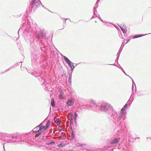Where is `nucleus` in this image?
<instances>
[{
	"label": "nucleus",
	"instance_id": "f257e3e1",
	"mask_svg": "<svg viewBox=\"0 0 151 151\" xmlns=\"http://www.w3.org/2000/svg\"><path fill=\"white\" fill-rule=\"evenodd\" d=\"M32 21L31 19H28L27 16H24L22 18V27L18 31V39L19 37V33L22 31L23 34L22 36L25 39L27 37L31 36V35L35 32L36 26L33 24V26H31V22Z\"/></svg>",
	"mask_w": 151,
	"mask_h": 151
},
{
	"label": "nucleus",
	"instance_id": "f03ea898",
	"mask_svg": "<svg viewBox=\"0 0 151 151\" xmlns=\"http://www.w3.org/2000/svg\"><path fill=\"white\" fill-rule=\"evenodd\" d=\"M31 134H24L21 135L19 133H16L12 134L11 137L12 139L6 142L10 143L18 142H25L30 143V142H38L39 141H37L35 138H33L31 137Z\"/></svg>",
	"mask_w": 151,
	"mask_h": 151
},
{
	"label": "nucleus",
	"instance_id": "7ed1b4c3",
	"mask_svg": "<svg viewBox=\"0 0 151 151\" xmlns=\"http://www.w3.org/2000/svg\"><path fill=\"white\" fill-rule=\"evenodd\" d=\"M100 109L101 111L106 113L108 117L111 118L114 120L116 119L117 112L114 110L110 105L107 104H102L100 106Z\"/></svg>",
	"mask_w": 151,
	"mask_h": 151
},
{
	"label": "nucleus",
	"instance_id": "20e7f679",
	"mask_svg": "<svg viewBox=\"0 0 151 151\" xmlns=\"http://www.w3.org/2000/svg\"><path fill=\"white\" fill-rule=\"evenodd\" d=\"M128 104H129V100L127 101V102L122 108L121 109V111L119 113H118V115L116 116V119H114V121L115 122H117L118 124H119V127H120L119 128V130H122V129H124L125 128L124 126H123L124 122V119H123V116L126 113V109L127 108V106Z\"/></svg>",
	"mask_w": 151,
	"mask_h": 151
},
{
	"label": "nucleus",
	"instance_id": "39448f33",
	"mask_svg": "<svg viewBox=\"0 0 151 151\" xmlns=\"http://www.w3.org/2000/svg\"><path fill=\"white\" fill-rule=\"evenodd\" d=\"M41 3V6H43L41 2L40 1V2L37 1L36 0H31L30 2L29 6L27 8L26 12L28 14L34 12L35 11V9L38 7L40 6V3Z\"/></svg>",
	"mask_w": 151,
	"mask_h": 151
},
{
	"label": "nucleus",
	"instance_id": "423d86ee",
	"mask_svg": "<svg viewBox=\"0 0 151 151\" xmlns=\"http://www.w3.org/2000/svg\"><path fill=\"white\" fill-rule=\"evenodd\" d=\"M38 136H36L34 138H36V140L37 141H40L37 142H30V143L32 145H33V143L35 144L36 145H37L39 146V147H41V146L40 145V143H41L42 142V141L45 142V141H48L50 139L48 138L46 136H41L40 137V138H38Z\"/></svg>",
	"mask_w": 151,
	"mask_h": 151
},
{
	"label": "nucleus",
	"instance_id": "0eeeda50",
	"mask_svg": "<svg viewBox=\"0 0 151 151\" xmlns=\"http://www.w3.org/2000/svg\"><path fill=\"white\" fill-rule=\"evenodd\" d=\"M41 125H42V123H40V124L36 127L32 129V132H31L27 134H30V133H31V137L33 138H34V137L36 136H39L41 134V132L40 130H39L38 127H39V126Z\"/></svg>",
	"mask_w": 151,
	"mask_h": 151
},
{
	"label": "nucleus",
	"instance_id": "6e6552de",
	"mask_svg": "<svg viewBox=\"0 0 151 151\" xmlns=\"http://www.w3.org/2000/svg\"><path fill=\"white\" fill-rule=\"evenodd\" d=\"M31 75L38 78V79L41 83H43L45 81V80L41 76L42 72L40 70H38L37 71H35L31 73Z\"/></svg>",
	"mask_w": 151,
	"mask_h": 151
},
{
	"label": "nucleus",
	"instance_id": "1a4fd4ad",
	"mask_svg": "<svg viewBox=\"0 0 151 151\" xmlns=\"http://www.w3.org/2000/svg\"><path fill=\"white\" fill-rule=\"evenodd\" d=\"M37 38L39 39L44 38L46 37V33L43 28H40V30L36 32Z\"/></svg>",
	"mask_w": 151,
	"mask_h": 151
},
{
	"label": "nucleus",
	"instance_id": "9d476101",
	"mask_svg": "<svg viewBox=\"0 0 151 151\" xmlns=\"http://www.w3.org/2000/svg\"><path fill=\"white\" fill-rule=\"evenodd\" d=\"M12 137V134H9L6 133H0V139H1V137H3L6 140L8 141L10 140V139Z\"/></svg>",
	"mask_w": 151,
	"mask_h": 151
},
{
	"label": "nucleus",
	"instance_id": "9b49d317",
	"mask_svg": "<svg viewBox=\"0 0 151 151\" xmlns=\"http://www.w3.org/2000/svg\"><path fill=\"white\" fill-rule=\"evenodd\" d=\"M118 65H119V66H116L118 67V68H119L120 69H121V70H122V72H123L124 74L125 75H126L127 76H129V77H130V78L132 80L133 84H132V95L133 94V95H134V94H133V93H134V92H133V88H134V85H135V91L136 93V91L137 90V89L136 88V84H135V83L134 82V81H133V79L130 76H129L128 75H127L126 74V73L125 72V71H124V69H123L121 67V66L120 65H119V64H118Z\"/></svg>",
	"mask_w": 151,
	"mask_h": 151
},
{
	"label": "nucleus",
	"instance_id": "f8f14e48",
	"mask_svg": "<svg viewBox=\"0 0 151 151\" xmlns=\"http://www.w3.org/2000/svg\"><path fill=\"white\" fill-rule=\"evenodd\" d=\"M64 60L68 64V65L70 66V67H76V66H74L73 65V63L67 57L65 56H63Z\"/></svg>",
	"mask_w": 151,
	"mask_h": 151
},
{
	"label": "nucleus",
	"instance_id": "ddd939ff",
	"mask_svg": "<svg viewBox=\"0 0 151 151\" xmlns=\"http://www.w3.org/2000/svg\"><path fill=\"white\" fill-rule=\"evenodd\" d=\"M74 99L72 97H70L68 99L66 102L67 106L68 107L69 106H71L74 104Z\"/></svg>",
	"mask_w": 151,
	"mask_h": 151
},
{
	"label": "nucleus",
	"instance_id": "4468645a",
	"mask_svg": "<svg viewBox=\"0 0 151 151\" xmlns=\"http://www.w3.org/2000/svg\"><path fill=\"white\" fill-rule=\"evenodd\" d=\"M120 137L114 138L110 140V144L112 145H116L120 141Z\"/></svg>",
	"mask_w": 151,
	"mask_h": 151
},
{
	"label": "nucleus",
	"instance_id": "2eb2a0df",
	"mask_svg": "<svg viewBox=\"0 0 151 151\" xmlns=\"http://www.w3.org/2000/svg\"><path fill=\"white\" fill-rule=\"evenodd\" d=\"M31 58H32L31 60V61L32 62H33L34 59L37 56H38V54H37V51L31 52Z\"/></svg>",
	"mask_w": 151,
	"mask_h": 151
},
{
	"label": "nucleus",
	"instance_id": "dca6fc26",
	"mask_svg": "<svg viewBox=\"0 0 151 151\" xmlns=\"http://www.w3.org/2000/svg\"><path fill=\"white\" fill-rule=\"evenodd\" d=\"M70 115H71V120H73V119L74 120H75V123H76V118L77 117V116H78V114H77V112L75 111L74 112V115L72 113H70Z\"/></svg>",
	"mask_w": 151,
	"mask_h": 151
},
{
	"label": "nucleus",
	"instance_id": "f3484780",
	"mask_svg": "<svg viewBox=\"0 0 151 151\" xmlns=\"http://www.w3.org/2000/svg\"><path fill=\"white\" fill-rule=\"evenodd\" d=\"M118 26L120 27V29H121L124 35H125V34L126 32V25L125 24H123L121 26H119L118 24ZM124 36H126L125 35H124Z\"/></svg>",
	"mask_w": 151,
	"mask_h": 151
},
{
	"label": "nucleus",
	"instance_id": "a211bd4d",
	"mask_svg": "<svg viewBox=\"0 0 151 151\" xmlns=\"http://www.w3.org/2000/svg\"><path fill=\"white\" fill-rule=\"evenodd\" d=\"M30 44H31V46H30L31 47L35 50V48L37 47V42L36 41H34L30 42Z\"/></svg>",
	"mask_w": 151,
	"mask_h": 151
},
{
	"label": "nucleus",
	"instance_id": "6ab92c4d",
	"mask_svg": "<svg viewBox=\"0 0 151 151\" xmlns=\"http://www.w3.org/2000/svg\"><path fill=\"white\" fill-rule=\"evenodd\" d=\"M46 142V144L48 146L52 145H55V142L52 140L50 139Z\"/></svg>",
	"mask_w": 151,
	"mask_h": 151
},
{
	"label": "nucleus",
	"instance_id": "aec40b11",
	"mask_svg": "<svg viewBox=\"0 0 151 151\" xmlns=\"http://www.w3.org/2000/svg\"><path fill=\"white\" fill-rule=\"evenodd\" d=\"M47 128L48 127H47L45 126H43L42 125L39 126V130H40L41 132L47 130Z\"/></svg>",
	"mask_w": 151,
	"mask_h": 151
},
{
	"label": "nucleus",
	"instance_id": "412c9836",
	"mask_svg": "<svg viewBox=\"0 0 151 151\" xmlns=\"http://www.w3.org/2000/svg\"><path fill=\"white\" fill-rule=\"evenodd\" d=\"M66 141L61 142L60 144L58 145V147H60L62 148L66 146V143H65Z\"/></svg>",
	"mask_w": 151,
	"mask_h": 151
},
{
	"label": "nucleus",
	"instance_id": "4be33fe9",
	"mask_svg": "<svg viewBox=\"0 0 151 151\" xmlns=\"http://www.w3.org/2000/svg\"><path fill=\"white\" fill-rule=\"evenodd\" d=\"M59 139H64L66 138L65 134L63 132H62L61 134V135L59 137Z\"/></svg>",
	"mask_w": 151,
	"mask_h": 151
},
{
	"label": "nucleus",
	"instance_id": "5701e85b",
	"mask_svg": "<svg viewBox=\"0 0 151 151\" xmlns=\"http://www.w3.org/2000/svg\"><path fill=\"white\" fill-rule=\"evenodd\" d=\"M146 34H140V35H136L134 36L133 37V39L137 38L138 37H143L144 36L146 35Z\"/></svg>",
	"mask_w": 151,
	"mask_h": 151
},
{
	"label": "nucleus",
	"instance_id": "b1692460",
	"mask_svg": "<svg viewBox=\"0 0 151 151\" xmlns=\"http://www.w3.org/2000/svg\"><path fill=\"white\" fill-rule=\"evenodd\" d=\"M72 73H68L69 74V79H68V83H69V85H70L71 83V77L72 74Z\"/></svg>",
	"mask_w": 151,
	"mask_h": 151
},
{
	"label": "nucleus",
	"instance_id": "393cba45",
	"mask_svg": "<svg viewBox=\"0 0 151 151\" xmlns=\"http://www.w3.org/2000/svg\"><path fill=\"white\" fill-rule=\"evenodd\" d=\"M97 106V104H90V108H91V109H94L96 108Z\"/></svg>",
	"mask_w": 151,
	"mask_h": 151
},
{
	"label": "nucleus",
	"instance_id": "a878e982",
	"mask_svg": "<svg viewBox=\"0 0 151 151\" xmlns=\"http://www.w3.org/2000/svg\"><path fill=\"white\" fill-rule=\"evenodd\" d=\"M51 106L52 107H54L55 106V101L53 99H52L51 100Z\"/></svg>",
	"mask_w": 151,
	"mask_h": 151
},
{
	"label": "nucleus",
	"instance_id": "bb28decb",
	"mask_svg": "<svg viewBox=\"0 0 151 151\" xmlns=\"http://www.w3.org/2000/svg\"><path fill=\"white\" fill-rule=\"evenodd\" d=\"M56 123L58 125H59L60 124V120L59 118H58L56 120Z\"/></svg>",
	"mask_w": 151,
	"mask_h": 151
},
{
	"label": "nucleus",
	"instance_id": "cd10ccee",
	"mask_svg": "<svg viewBox=\"0 0 151 151\" xmlns=\"http://www.w3.org/2000/svg\"><path fill=\"white\" fill-rule=\"evenodd\" d=\"M71 139H74L75 138V134L73 132L71 131Z\"/></svg>",
	"mask_w": 151,
	"mask_h": 151
},
{
	"label": "nucleus",
	"instance_id": "c85d7f7f",
	"mask_svg": "<svg viewBox=\"0 0 151 151\" xmlns=\"http://www.w3.org/2000/svg\"><path fill=\"white\" fill-rule=\"evenodd\" d=\"M50 125V120H48L46 124V127H49Z\"/></svg>",
	"mask_w": 151,
	"mask_h": 151
},
{
	"label": "nucleus",
	"instance_id": "c756f323",
	"mask_svg": "<svg viewBox=\"0 0 151 151\" xmlns=\"http://www.w3.org/2000/svg\"><path fill=\"white\" fill-rule=\"evenodd\" d=\"M104 23H106L105 25H106L107 26L109 27L110 26V25H111V24H112L113 25H114L113 24H112L110 22H105Z\"/></svg>",
	"mask_w": 151,
	"mask_h": 151
},
{
	"label": "nucleus",
	"instance_id": "7c9ffc66",
	"mask_svg": "<svg viewBox=\"0 0 151 151\" xmlns=\"http://www.w3.org/2000/svg\"><path fill=\"white\" fill-rule=\"evenodd\" d=\"M40 48H41V47H46V46L45 45V44H44L42 42H41V43H40Z\"/></svg>",
	"mask_w": 151,
	"mask_h": 151
},
{
	"label": "nucleus",
	"instance_id": "2f4dec72",
	"mask_svg": "<svg viewBox=\"0 0 151 151\" xmlns=\"http://www.w3.org/2000/svg\"><path fill=\"white\" fill-rule=\"evenodd\" d=\"M98 3L97 2L96 3L95 5L93 7V9H94V10H96V8H97L98 7Z\"/></svg>",
	"mask_w": 151,
	"mask_h": 151
},
{
	"label": "nucleus",
	"instance_id": "473e14b6",
	"mask_svg": "<svg viewBox=\"0 0 151 151\" xmlns=\"http://www.w3.org/2000/svg\"><path fill=\"white\" fill-rule=\"evenodd\" d=\"M70 68H71V70H70V72H69V73H72L74 69L75 68V67Z\"/></svg>",
	"mask_w": 151,
	"mask_h": 151
},
{
	"label": "nucleus",
	"instance_id": "72a5a7b5",
	"mask_svg": "<svg viewBox=\"0 0 151 151\" xmlns=\"http://www.w3.org/2000/svg\"><path fill=\"white\" fill-rule=\"evenodd\" d=\"M87 151H94L93 150H87ZM106 151V149H101V150H99V151Z\"/></svg>",
	"mask_w": 151,
	"mask_h": 151
},
{
	"label": "nucleus",
	"instance_id": "f704fd0d",
	"mask_svg": "<svg viewBox=\"0 0 151 151\" xmlns=\"http://www.w3.org/2000/svg\"><path fill=\"white\" fill-rule=\"evenodd\" d=\"M60 19H62L63 20H65V21L67 20H70V19H69V18H64L63 17H60Z\"/></svg>",
	"mask_w": 151,
	"mask_h": 151
},
{
	"label": "nucleus",
	"instance_id": "c9c22d12",
	"mask_svg": "<svg viewBox=\"0 0 151 151\" xmlns=\"http://www.w3.org/2000/svg\"><path fill=\"white\" fill-rule=\"evenodd\" d=\"M12 67H13V66L11 67L10 68H8V69H7L6 70H5V71H4V72H1V74H3V73H5V72H7V71H9V70H10V69L11 68H12Z\"/></svg>",
	"mask_w": 151,
	"mask_h": 151
},
{
	"label": "nucleus",
	"instance_id": "e433bc0d",
	"mask_svg": "<svg viewBox=\"0 0 151 151\" xmlns=\"http://www.w3.org/2000/svg\"><path fill=\"white\" fill-rule=\"evenodd\" d=\"M41 48V50L43 51L44 52H45V51H46V48H45V47H41V48Z\"/></svg>",
	"mask_w": 151,
	"mask_h": 151
},
{
	"label": "nucleus",
	"instance_id": "4c0bfd02",
	"mask_svg": "<svg viewBox=\"0 0 151 151\" xmlns=\"http://www.w3.org/2000/svg\"><path fill=\"white\" fill-rule=\"evenodd\" d=\"M132 37V36H130V37H129V38H128V39H127V42H126V44L128 43L129 42V41H130L131 38Z\"/></svg>",
	"mask_w": 151,
	"mask_h": 151
},
{
	"label": "nucleus",
	"instance_id": "58836bf2",
	"mask_svg": "<svg viewBox=\"0 0 151 151\" xmlns=\"http://www.w3.org/2000/svg\"><path fill=\"white\" fill-rule=\"evenodd\" d=\"M91 104H96V103L93 100L91 101Z\"/></svg>",
	"mask_w": 151,
	"mask_h": 151
},
{
	"label": "nucleus",
	"instance_id": "ea45409f",
	"mask_svg": "<svg viewBox=\"0 0 151 151\" xmlns=\"http://www.w3.org/2000/svg\"><path fill=\"white\" fill-rule=\"evenodd\" d=\"M119 36L121 38L124 39V37H123L122 35V33H120V34H119Z\"/></svg>",
	"mask_w": 151,
	"mask_h": 151
},
{
	"label": "nucleus",
	"instance_id": "a19ab883",
	"mask_svg": "<svg viewBox=\"0 0 151 151\" xmlns=\"http://www.w3.org/2000/svg\"><path fill=\"white\" fill-rule=\"evenodd\" d=\"M93 14L94 15H97L96 14V13H97V10L96 9V10H94V9H93Z\"/></svg>",
	"mask_w": 151,
	"mask_h": 151
},
{
	"label": "nucleus",
	"instance_id": "79ce46f5",
	"mask_svg": "<svg viewBox=\"0 0 151 151\" xmlns=\"http://www.w3.org/2000/svg\"><path fill=\"white\" fill-rule=\"evenodd\" d=\"M62 95H63V94L62 93H60V95H59V99H61L62 96Z\"/></svg>",
	"mask_w": 151,
	"mask_h": 151
},
{
	"label": "nucleus",
	"instance_id": "37998d69",
	"mask_svg": "<svg viewBox=\"0 0 151 151\" xmlns=\"http://www.w3.org/2000/svg\"><path fill=\"white\" fill-rule=\"evenodd\" d=\"M27 70L28 72L29 73L31 74V73L32 72L31 70H28L27 69Z\"/></svg>",
	"mask_w": 151,
	"mask_h": 151
},
{
	"label": "nucleus",
	"instance_id": "c03bdc74",
	"mask_svg": "<svg viewBox=\"0 0 151 151\" xmlns=\"http://www.w3.org/2000/svg\"><path fill=\"white\" fill-rule=\"evenodd\" d=\"M99 19H100V21H101V22H105L104 21L102 20V19L101 18V17H99Z\"/></svg>",
	"mask_w": 151,
	"mask_h": 151
},
{
	"label": "nucleus",
	"instance_id": "a18cd8bd",
	"mask_svg": "<svg viewBox=\"0 0 151 151\" xmlns=\"http://www.w3.org/2000/svg\"><path fill=\"white\" fill-rule=\"evenodd\" d=\"M121 52H118V54H117V57H119V56L120 55Z\"/></svg>",
	"mask_w": 151,
	"mask_h": 151
},
{
	"label": "nucleus",
	"instance_id": "49530a36",
	"mask_svg": "<svg viewBox=\"0 0 151 151\" xmlns=\"http://www.w3.org/2000/svg\"><path fill=\"white\" fill-rule=\"evenodd\" d=\"M122 48H121V47H120V49L119 50V51H118V52H121L122 50Z\"/></svg>",
	"mask_w": 151,
	"mask_h": 151
},
{
	"label": "nucleus",
	"instance_id": "de8ad7c7",
	"mask_svg": "<svg viewBox=\"0 0 151 151\" xmlns=\"http://www.w3.org/2000/svg\"><path fill=\"white\" fill-rule=\"evenodd\" d=\"M119 57H117L116 59V62L118 63V60Z\"/></svg>",
	"mask_w": 151,
	"mask_h": 151
},
{
	"label": "nucleus",
	"instance_id": "09e8293b",
	"mask_svg": "<svg viewBox=\"0 0 151 151\" xmlns=\"http://www.w3.org/2000/svg\"><path fill=\"white\" fill-rule=\"evenodd\" d=\"M58 131L59 132H61V131H62V129L60 128H58Z\"/></svg>",
	"mask_w": 151,
	"mask_h": 151
},
{
	"label": "nucleus",
	"instance_id": "8fccbe9b",
	"mask_svg": "<svg viewBox=\"0 0 151 151\" xmlns=\"http://www.w3.org/2000/svg\"><path fill=\"white\" fill-rule=\"evenodd\" d=\"M72 120H71H71H70V124H71V125L72 124H73V123Z\"/></svg>",
	"mask_w": 151,
	"mask_h": 151
},
{
	"label": "nucleus",
	"instance_id": "3c124183",
	"mask_svg": "<svg viewBox=\"0 0 151 151\" xmlns=\"http://www.w3.org/2000/svg\"><path fill=\"white\" fill-rule=\"evenodd\" d=\"M96 17H97L99 18V17H100V16H99V14H96Z\"/></svg>",
	"mask_w": 151,
	"mask_h": 151
},
{
	"label": "nucleus",
	"instance_id": "603ef678",
	"mask_svg": "<svg viewBox=\"0 0 151 151\" xmlns=\"http://www.w3.org/2000/svg\"><path fill=\"white\" fill-rule=\"evenodd\" d=\"M66 24V21L65 20H64V21L63 22V24Z\"/></svg>",
	"mask_w": 151,
	"mask_h": 151
},
{
	"label": "nucleus",
	"instance_id": "864d4df0",
	"mask_svg": "<svg viewBox=\"0 0 151 151\" xmlns=\"http://www.w3.org/2000/svg\"><path fill=\"white\" fill-rule=\"evenodd\" d=\"M96 17H95V16H94V15H93V16L92 17H91V19H93L94 18H95Z\"/></svg>",
	"mask_w": 151,
	"mask_h": 151
},
{
	"label": "nucleus",
	"instance_id": "5fc2aeb1",
	"mask_svg": "<svg viewBox=\"0 0 151 151\" xmlns=\"http://www.w3.org/2000/svg\"><path fill=\"white\" fill-rule=\"evenodd\" d=\"M100 1V0H97L96 2L97 3H98L99 2V1Z\"/></svg>",
	"mask_w": 151,
	"mask_h": 151
},
{
	"label": "nucleus",
	"instance_id": "6e6d98bb",
	"mask_svg": "<svg viewBox=\"0 0 151 151\" xmlns=\"http://www.w3.org/2000/svg\"><path fill=\"white\" fill-rule=\"evenodd\" d=\"M4 144H5V143L3 144V149H4Z\"/></svg>",
	"mask_w": 151,
	"mask_h": 151
},
{
	"label": "nucleus",
	"instance_id": "4d7b16f0",
	"mask_svg": "<svg viewBox=\"0 0 151 151\" xmlns=\"http://www.w3.org/2000/svg\"><path fill=\"white\" fill-rule=\"evenodd\" d=\"M108 65H115V64H108Z\"/></svg>",
	"mask_w": 151,
	"mask_h": 151
},
{
	"label": "nucleus",
	"instance_id": "13d9d810",
	"mask_svg": "<svg viewBox=\"0 0 151 151\" xmlns=\"http://www.w3.org/2000/svg\"><path fill=\"white\" fill-rule=\"evenodd\" d=\"M124 45H122L121 47H122V48H123V47H124Z\"/></svg>",
	"mask_w": 151,
	"mask_h": 151
},
{
	"label": "nucleus",
	"instance_id": "bf43d9fd",
	"mask_svg": "<svg viewBox=\"0 0 151 151\" xmlns=\"http://www.w3.org/2000/svg\"><path fill=\"white\" fill-rule=\"evenodd\" d=\"M75 65H78V64H75Z\"/></svg>",
	"mask_w": 151,
	"mask_h": 151
},
{
	"label": "nucleus",
	"instance_id": "052dcab7",
	"mask_svg": "<svg viewBox=\"0 0 151 151\" xmlns=\"http://www.w3.org/2000/svg\"><path fill=\"white\" fill-rule=\"evenodd\" d=\"M124 41L123 42L122 44H124Z\"/></svg>",
	"mask_w": 151,
	"mask_h": 151
},
{
	"label": "nucleus",
	"instance_id": "680f3d73",
	"mask_svg": "<svg viewBox=\"0 0 151 151\" xmlns=\"http://www.w3.org/2000/svg\"><path fill=\"white\" fill-rule=\"evenodd\" d=\"M42 7L45 8V7H44V5H42Z\"/></svg>",
	"mask_w": 151,
	"mask_h": 151
},
{
	"label": "nucleus",
	"instance_id": "e2e57ef3",
	"mask_svg": "<svg viewBox=\"0 0 151 151\" xmlns=\"http://www.w3.org/2000/svg\"><path fill=\"white\" fill-rule=\"evenodd\" d=\"M137 138H139V137H138V138H135V139H137Z\"/></svg>",
	"mask_w": 151,
	"mask_h": 151
},
{
	"label": "nucleus",
	"instance_id": "0e129e2a",
	"mask_svg": "<svg viewBox=\"0 0 151 151\" xmlns=\"http://www.w3.org/2000/svg\"><path fill=\"white\" fill-rule=\"evenodd\" d=\"M21 50H22V47L21 46Z\"/></svg>",
	"mask_w": 151,
	"mask_h": 151
},
{
	"label": "nucleus",
	"instance_id": "69168bd1",
	"mask_svg": "<svg viewBox=\"0 0 151 151\" xmlns=\"http://www.w3.org/2000/svg\"><path fill=\"white\" fill-rule=\"evenodd\" d=\"M43 147H44L45 148H46V147H45V146H43Z\"/></svg>",
	"mask_w": 151,
	"mask_h": 151
},
{
	"label": "nucleus",
	"instance_id": "338daca9",
	"mask_svg": "<svg viewBox=\"0 0 151 151\" xmlns=\"http://www.w3.org/2000/svg\"><path fill=\"white\" fill-rule=\"evenodd\" d=\"M51 52H54V51L52 50V51H51Z\"/></svg>",
	"mask_w": 151,
	"mask_h": 151
},
{
	"label": "nucleus",
	"instance_id": "774afa93",
	"mask_svg": "<svg viewBox=\"0 0 151 151\" xmlns=\"http://www.w3.org/2000/svg\"><path fill=\"white\" fill-rule=\"evenodd\" d=\"M64 27L62 29H63Z\"/></svg>",
	"mask_w": 151,
	"mask_h": 151
}]
</instances>
